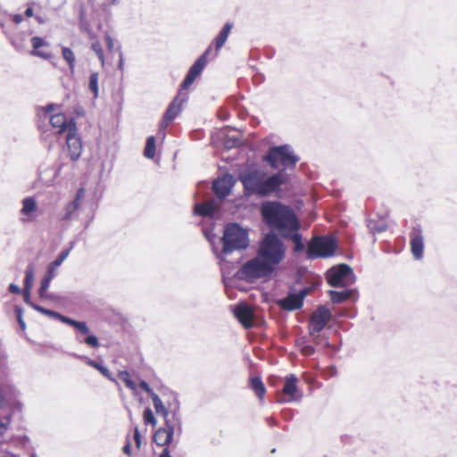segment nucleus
Here are the masks:
<instances>
[{
	"instance_id": "1",
	"label": "nucleus",
	"mask_w": 457,
	"mask_h": 457,
	"mask_svg": "<svg viewBox=\"0 0 457 457\" xmlns=\"http://www.w3.org/2000/svg\"><path fill=\"white\" fill-rule=\"evenodd\" d=\"M261 212L264 222L278 229L281 236H288L292 230L299 229L298 220L291 208L278 202H265Z\"/></svg>"
},
{
	"instance_id": "2",
	"label": "nucleus",
	"mask_w": 457,
	"mask_h": 457,
	"mask_svg": "<svg viewBox=\"0 0 457 457\" xmlns=\"http://www.w3.org/2000/svg\"><path fill=\"white\" fill-rule=\"evenodd\" d=\"M239 179L248 194L265 196L275 192L283 184L282 173L273 174L266 178L264 171L260 170H247L239 175Z\"/></svg>"
},
{
	"instance_id": "3",
	"label": "nucleus",
	"mask_w": 457,
	"mask_h": 457,
	"mask_svg": "<svg viewBox=\"0 0 457 457\" xmlns=\"http://www.w3.org/2000/svg\"><path fill=\"white\" fill-rule=\"evenodd\" d=\"M221 243V251L219 253L215 249L213 251L221 262H228V255L247 248L249 245L248 231L237 223H229L224 228Z\"/></svg>"
},
{
	"instance_id": "4",
	"label": "nucleus",
	"mask_w": 457,
	"mask_h": 457,
	"mask_svg": "<svg viewBox=\"0 0 457 457\" xmlns=\"http://www.w3.org/2000/svg\"><path fill=\"white\" fill-rule=\"evenodd\" d=\"M257 253L276 269L286 256V246L276 234L270 232L260 242Z\"/></svg>"
},
{
	"instance_id": "5",
	"label": "nucleus",
	"mask_w": 457,
	"mask_h": 457,
	"mask_svg": "<svg viewBox=\"0 0 457 457\" xmlns=\"http://www.w3.org/2000/svg\"><path fill=\"white\" fill-rule=\"evenodd\" d=\"M275 270L257 253L253 259L242 266L240 276L248 282H253L258 278L270 277Z\"/></svg>"
},
{
	"instance_id": "6",
	"label": "nucleus",
	"mask_w": 457,
	"mask_h": 457,
	"mask_svg": "<svg viewBox=\"0 0 457 457\" xmlns=\"http://www.w3.org/2000/svg\"><path fill=\"white\" fill-rule=\"evenodd\" d=\"M265 161L274 169L280 167L287 169L295 167L299 158L294 154L289 145H285L270 148L265 156Z\"/></svg>"
},
{
	"instance_id": "7",
	"label": "nucleus",
	"mask_w": 457,
	"mask_h": 457,
	"mask_svg": "<svg viewBox=\"0 0 457 457\" xmlns=\"http://www.w3.org/2000/svg\"><path fill=\"white\" fill-rule=\"evenodd\" d=\"M328 283L334 287H346L355 281V276L347 264L332 267L327 272Z\"/></svg>"
},
{
	"instance_id": "8",
	"label": "nucleus",
	"mask_w": 457,
	"mask_h": 457,
	"mask_svg": "<svg viewBox=\"0 0 457 457\" xmlns=\"http://www.w3.org/2000/svg\"><path fill=\"white\" fill-rule=\"evenodd\" d=\"M337 248V242L332 237H315L308 246L307 255L311 259L330 257Z\"/></svg>"
},
{
	"instance_id": "9",
	"label": "nucleus",
	"mask_w": 457,
	"mask_h": 457,
	"mask_svg": "<svg viewBox=\"0 0 457 457\" xmlns=\"http://www.w3.org/2000/svg\"><path fill=\"white\" fill-rule=\"evenodd\" d=\"M332 315L329 309L325 305H320L312 314L309 333L314 336L320 333L327 324L331 320Z\"/></svg>"
},
{
	"instance_id": "10",
	"label": "nucleus",
	"mask_w": 457,
	"mask_h": 457,
	"mask_svg": "<svg viewBox=\"0 0 457 457\" xmlns=\"http://www.w3.org/2000/svg\"><path fill=\"white\" fill-rule=\"evenodd\" d=\"M212 52V46H209L205 52L195 62V63L189 69L182 85V89L188 88L195 80V79L200 76L205 65L208 62V55Z\"/></svg>"
},
{
	"instance_id": "11",
	"label": "nucleus",
	"mask_w": 457,
	"mask_h": 457,
	"mask_svg": "<svg viewBox=\"0 0 457 457\" xmlns=\"http://www.w3.org/2000/svg\"><path fill=\"white\" fill-rule=\"evenodd\" d=\"M296 376L291 374L286 378L282 390L283 396L279 398L280 403L299 402L302 395L298 393Z\"/></svg>"
},
{
	"instance_id": "12",
	"label": "nucleus",
	"mask_w": 457,
	"mask_h": 457,
	"mask_svg": "<svg viewBox=\"0 0 457 457\" xmlns=\"http://www.w3.org/2000/svg\"><path fill=\"white\" fill-rule=\"evenodd\" d=\"M308 289L304 288L298 293H289L287 297L278 301V304L287 311H295L303 306Z\"/></svg>"
},
{
	"instance_id": "13",
	"label": "nucleus",
	"mask_w": 457,
	"mask_h": 457,
	"mask_svg": "<svg viewBox=\"0 0 457 457\" xmlns=\"http://www.w3.org/2000/svg\"><path fill=\"white\" fill-rule=\"evenodd\" d=\"M66 144L71 159L78 161L82 153V142L77 134L76 126L71 125L70 128V133L66 136Z\"/></svg>"
},
{
	"instance_id": "14",
	"label": "nucleus",
	"mask_w": 457,
	"mask_h": 457,
	"mask_svg": "<svg viewBox=\"0 0 457 457\" xmlns=\"http://www.w3.org/2000/svg\"><path fill=\"white\" fill-rule=\"evenodd\" d=\"M86 191L83 187L78 189L74 199L68 203L64 207L63 214L61 218L62 220L70 221L77 218L80 203L84 199Z\"/></svg>"
},
{
	"instance_id": "15",
	"label": "nucleus",
	"mask_w": 457,
	"mask_h": 457,
	"mask_svg": "<svg viewBox=\"0 0 457 457\" xmlns=\"http://www.w3.org/2000/svg\"><path fill=\"white\" fill-rule=\"evenodd\" d=\"M411 250L413 257L416 260L423 258L424 252V237L422 235V229L420 225L413 227L411 234Z\"/></svg>"
},
{
	"instance_id": "16",
	"label": "nucleus",
	"mask_w": 457,
	"mask_h": 457,
	"mask_svg": "<svg viewBox=\"0 0 457 457\" xmlns=\"http://www.w3.org/2000/svg\"><path fill=\"white\" fill-rule=\"evenodd\" d=\"M49 122L56 135H61L64 132L68 134L71 125L76 126L72 120L68 121L66 116L61 112L50 115Z\"/></svg>"
},
{
	"instance_id": "17",
	"label": "nucleus",
	"mask_w": 457,
	"mask_h": 457,
	"mask_svg": "<svg viewBox=\"0 0 457 457\" xmlns=\"http://www.w3.org/2000/svg\"><path fill=\"white\" fill-rule=\"evenodd\" d=\"M233 185V177L229 174H227L213 182L212 189L218 197L224 198L230 193Z\"/></svg>"
},
{
	"instance_id": "18",
	"label": "nucleus",
	"mask_w": 457,
	"mask_h": 457,
	"mask_svg": "<svg viewBox=\"0 0 457 457\" xmlns=\"http://www.w3.org/2000/svg\"><path fill=\"white\" fill-rule=\"evenodd\" d=\"M234 314L245 328L253 327V311L250 306L245 303H240L235 308Z\"/></svg>"
},
{
	"instance_id": "19",
	"label": "nucleus",
	"mask_w": 457,
	"mask_h": 457,
	"mask_svg": "<svg viewBox=\"0 0 457 457\" xmlns=\"http://www.w3.org/2000/svg\"><path fill=\"white\" fill-rule=\"evenodd\" d=\"M31 45L33 47L31 51V55L37 56L45 60H47L51 57L50 53L44 50H40L41 47L49 46V42H47L46 40L43 39L40 37H33L31 38Z\"/></svg>"
},
{
	"instance_id": "20",
	"label": "nucleus",
	"mask_w": 457,
	"mask_h": 457,
	"mask_svg": "<svg viewBox=\"0 0 457 457\" xmlns=\"http://www.w3.org/2000/svg\"><path fill=\"white\" fill-rule=\"evenodd\" d=\"M185 100L180 94L174 98L164 113L166 120H173L181 112Z\"/></svg>"
},
{
	"instance_id": "21",
	"label": "nucleus",
	"mask_w": 457,
	"mask_h": 457,
	"mask_svg": "<svg viewBox=\"0 0 457 457\" xmlns=\"http://www.w3.org/2000/svg\"><path fill=\"white\" fill-rule=\"evenodd\" d=\"M173 433L171 430H168L165 428H159L154 435V442L162 446H167L170 445L173 438Z\"/></svg>"
},
{
	"instance_id": "22",
	"label": "nucleus",
	"mask_w": 457,
	"mask_h": 457,
	"mask_svg": "<svg viewBox=\"0 0 457 457\" xmlns=\"http://www.w3.org/2000/svg\"><path fill=\"white\" fill-rule=\"evenodd\" d=\"M73 245H74V242H71V246L68 249H66V250L62 251V253H60V254L58 255L56 260L52 262L48 265L46 274H52L53 278L55 277V270L66 260V258L68 257L70 252L73 248Z\"/></svg>"
},
{
	"instance_id": "23",
	"label": "nucleus",
	"mask_w": 457,
	"mask_h": 457,
	"mask_svg": "<svg viewBox=\"0 0 457 457\" xmlns=\"http://www.w3.org/2000/svg\"><path fill=\"white\" fill-rule=\"evenodd\" d=\"M216 208L217 206L214 201L197 204L195 205V213L200 216H212L216 211Z\"/></svg>"
},
{
	"instance_id": "24",
	"label": "nucleus",
	"mask_w": 457,
	"mask_h": 457,
	"mask_svg": "<svg viewBox=\"0 0 457 457\" xmlns=\"http://www.w3.org/2000/svg\"><path fill=\"white\" fill-rule=\"evenodd\" d=\"M37 210V204L34 197L29 196L22 200V207L21 213L28 218H30L32 214Z\"/></svg>"
},
{
	"instance_id": "25",
	"label": "nucleus",
	"mask_w": 457,
	"mask_h": 457,
	"mask_svg": "<svg viewBox=\"0 0 457 457\" xmlns=\"http://www.w3.org/2000/svg\"><path fill=\"white\" fill-rule=\"evenodd\" d=\"M61 170V166L58 168H50L46 170H39L38 178L46 185H52Z\"/></svg>"
},
{
	"instance_id": "26",
	"label": "nucleus",
	"mask_w": 457,
	"mask_h": 457,
	"mask_svg": "<svg viewBox=\"0 0 457 457\" xmlns=\"http://www.w3.org/2000/svg\"><path fill=\"white\" fill-rule=\"evenodd\" d=\"M328 294L331 298V302L333 303H341L345 302V300L353 297L354 291L353 290H343V291H336V290H329Z\"/></svg>"
},
{
	"instance_id": "27",
	"label": "nucleus",
	"mask_w": 457,
	"mask_h": 457,
	"mask_svg": "<svg viewBox=\"0 0 457 457\" xmlns=\"http://www.w3.org/2000/svg\"><path fill=\"white\" fill-rule=\"evenodd\" d=\"M231 29H232V24L231 23H226L225 26L223 27L222 30L219 33V35L215 38L214 43H215V51H216V53H215L214 55L217 54L219 50L226 43Z\"/></svg>"
},
{
	"instance_id": "28",
	"label": "nucleus",
	"mask_w": 457,
	"mask_h": 457,
	"mask_svg": "<svg viewBox=\"0 0 457 457\" xmlns=\"http://www.w3.org/2000/svg\"><path fill=\"white\" fill-rule=\"evenodd\" d=\"M250 387L257 395L258 398L262 399L265 395L266 389L262 379L258 377H253L250 379Z\"/></svg>"
},
{
	"instance_id": "29",
	"label": "nucleus",
	"mask_w": 457,
	"mask_h": 457,
	"mask_svg": "<svg viewBox=\"0 0 457 457\" xmlns=\"http://www.w3.org/2000/svg\"><path fill=\"white\" fill-rule=\"evenodd\" d=\"M165 420V425L168 430H171L172 433H175V429L180 427V420L178 414L175 411L171 413L168 412L167 416H163Z\"/></svg>"
},
{
	"instance_id": "30",
	"label": "nucleus",
	"mask_w": 457,
	"mask_h": 457,
	"mask_svg": "<svg viewBox=\"0 0 457 457\" xmlns=\"http://www.w3.org/2000/svg\"><path fill=\"white\" fill-rule=\"evenodd\" d=\"M34 266L32 264L28 265L24 278V289H26V295H29L32 288L34 280Z\"/></svg>"
},
{
	"instance_id": "31",
	"label": "nucleus",
	"mask_w": 457,
	"mask_h": 457,
	"mask_svg": "<svg viewBox=\"0 0 457 457\" xmlns=\"http://www.w3.org/2000/svg\"><path fill=\"white\" fill-rule=\"evenodd\" d=\"M119 378L126 385L131 391H137V384L132 380L130 374L126 370H120L118 373Z\"/></svg>"
},
{
	"instance_id": "32",
	"label": "nucleus",
	"mask_w": 457,
	"mask_h": 457,
	"mask_svg": "<svg viewBox=\"0 0 457 457\" xmlns=\"http://www.w3.org/2000/svg\"><path fill=\"white\" fill-rule=\"evenodd\" d=\"M367 226L373 234L381 233L387 229V225L385 221L370 220H368Z\"/></svg>"
},
{
	"instance_id": "33",
	"label": "nucleus",
	"mask_w": 457,
	"mask_h": 457,
	"mask_svg": "<svg viewBox=\"0 0 457 457\" xmlns=\"http://www.w3.org/2000/svg\"><path fill=\"white\" fill-rule=\"evenodd\" d=\"M144 154L146 158L152 159L155 155V137L150 136L145 144Z\"/></svg>"
},
{
	"instance_id": "34",
	"label": "nucleus",
	"mask_w": 457,
	"mask_h": 457,
	"mask_svg": "<svg viewBox=\"0 0 457 457\" xmlns=\"http://www.w3.org/2000/svg\"><path fill=\"white\" fill-rule=\"evenodd\" d=\"M151 399L153 401L156 413L161 414L162 416H167L169 411L163 405L160 397L156 394H152Z\"/></svg>"
},
{
	"instance_id": "35",
	"label": "nucleus",
	"mask_w": 457,
	"mask_h": 457,
	"mask_svg": "<svg viewBox=\"0 0 457 457\" xmlns=\"http://www.w3.org/2000/svg\"><path fill=\"white\" fill-rule=\"evenodd\" d=\"M52 274H46L45 278L41 281V286L39 288V295L41 298H48L47 290L49 288V285L51 280L53 279Z\"/></svg>"
},
{
	"instance_id": "36",
	"label": "nucleus",
	"mask_w": 457,
	"mask_h": 457,
	"mask_svg": "<svg viewBox=\"0 0 457 457\" xmlns=\"http://www.w3.org/2000/svg\"><path fill=\"white\" fill-rule=\"evenodd\" d=\"M62 54L63 59L68 62L71 71H73L76 60L74 53L69 47H62Z\"/></svg>"
},
{
	"instance_id": "37",
	"label": "nucleus",
	"mask_w": 457,
	"mask_h": 457,
	"mask_svg": "<svg viewBox=\"0 0 457 457\" xmlns=\"http://www.w3.org/2000/svg\"><path fill=\"white\" fill-rule=\"evenodd\" d=\"M298 230H292L288 236H283L284 237L291 238L295 243V251H302L304 245L302 242V236L297 232Z\"/></svg>"
},
{
	"instance_id": "38",
	"label": "nucleus",
	"mask_w": 457,
	"mask_h": 457,
	"mask_svg": "<svg viewBox=\"0 0 457 457\" xmlns=\"http://www.w3.org/2000/svg\"><path fill=\"white\" fill-rule=\"evenodd\" d=\"M98 79L99 75L97 72H93L89 77L88 88L94 94V97L98 96Z\"/></svg>"
},
{
	"instance_id": "39",
	"label": "nucleus",
	"mask_w": 457,
	"mask_h": 457,
	"mask_svg": "<svg viewBox=\"0 0 457 457\" xmlns=\"http://www.w3.org/2000/svg\"><path fill=\"white\" fill-rule=\"evenodd\" d=\"M77 341L79 343H84L93 348H96L99 346L98 338L94 335H87L84 339L80 338L79 336L77 337Z\"/></svg>"
},
{
	"instance_id": "40",
	"label": "nucleus",
	"mask_w": 457,
	"mask_h": 457,
	"mask_svg": "<svg viewBox=\"0 0 457 457\" xmlns=\"http://www.w3.org/2000/svg\"><path fill=\"white\" fill-rule=\"evenodd\" d=\"M91 49L96 54L98 59L101 62L102 66H104L105 60H104V51L102 49L101 44L98 41H94L91 44Z\"/></svg>"
},
{
	"instance_id": "41",
	"label": "nucleus",
	"mask_w": 457,
	"mask_h": 457,
	"mask_svg": "<svg viewBox=\"0 0 457 457\" xmlns=\"http://www.w3.org/2000/svg\"><path fill=\"white\" fill-rule=\"evenodd\" d=\"M31 305H32V307H33L36 311H37V312H41V313H43V314H45V315H47V316L52 317V318H55V319H57V320H58V318H59V315H60V313H59V312H54V311H51V310H47V309L43 308V307H41V306H39V305H34V304H31Z\"/></svg>"
},
{
	"instance_id": "42",
	"label": "nucleus",
	"mask_w": 457,
	"mask_h": 457,
	"mask_svg": "<svg viewBox=\"0 0 457 457\" xmlns=\"http://www.w3.org/2000/svg\"><path fill=\"white\" fill-rule=\"evenodd\" d=\"M144 421L145 423L152 424L153 426L156 425V420L154 416L153 411L149 408H146L144 411Z\"/></svg>"
},
{
	"instance_id": "43",
	"label": "nucleus",
	"mask_w": 457,
	"mask_h": 457,
	"mask_svg": "<svg viewBox=\"0 0 457 457\" xmlns=\"http://www.w3.org/2000/svg\"><path fill=\"white\" fill-rule=\"evenodd\" d=\"M79 359L84 361L87 365H89L90 367L99 370L100 367L102 366V364L98 363L97 361H94V360H91L90 358L87 357V356H83V355H76Z\"/></svg>"
},
{
	"instance_id": "44",
	"label": "nucleus",
	"mask_w": 457,
	"mask_h": 457,
	"mask_svg": "<svg viewBox=\"0 0 457 457\" xmlns=\"http://www.w3.org/2000/svg\"><path fill=\"white\" fill-rule=\"evenodd\" d=\"M58 320H59L60 321H62V323H64V324H67V325H70V326L74 327L75 328H77V326H78V324H79V321H77V320H72V319H71V318H69V317H66V316H64V315H62V314H61V313H60V315H59Z\"/></svg>"
},
{
	"instance_id": "45",
	"label": "nucleus",
	"mask_w": 457,
	"mask_h": 457,
	"mask_svg": "<svg viewBox=\"0 0 457 457\" xmlns=\"http://www.w3.org/2000/svg\"><path fill=\"white\" fill-rule=\"evenodd\" d=\"M76 329L81 334V335H84V336H87L89 334V328L88 326L87 325L86 322L84 321H79Z\"/></svg>"
},
{
	"instance_id": "46",
	"label": "nucleus",
	"mask_w": 457,
	"mask_h": 457,
	"mask_svg": "<svg viewBox=\"0 0 457 457\" xmlns=\"http://www.w3.org/2000/svg\"><path fill=\"white\" fill-rule=\"evenodd\" d=\"M57 108V105L54 104H47L46 106L42 108V112H44L46 118L49 119L50 115H53L52 112Z\"/></svg>"
},
{
	"instance_id": "47",
	"label": "nucleus",
	"mask_w": 457,
	"mask_h": 457,
	"mask_svg": "<svg viewBox=\"0 0 457 457\" xmlns=\"http://www.w3.org/2000/svg\"><path fill=\"white\" fill-rule=\"evenodd\" d=\"M103 376L108 378L110 381L115 382V379L110 370L104 365H102L98 370Z\"/></svg>"
},
{
	"instance_id": "48",
	"label": "nucleus",
	"mask_w": 457,
	"mask_h": 457,
	"mask_svg": "<svg viewBox=\"0 0 457 457\" xmlns=\"http://www.w3.org/2000/svg\"><path fill=\"white\" fill-rule=\"evenodd\" d=\"M170 121H171L170 120H166V117L163 115V118L159 125V133L162 134V138H164V137H165L164 129L167 128V126L169 125V123Z\"/></svg>"
},
{
	"instance_id": "49",
	"label": "nucleus",
	"mask_w": 457,
	"mask_h": 457,
	"mask_svg": "<svg viewBox=\"0 0 457 457\" xmlns=\"http://www.w3.org/2000/svg\"><path fill=\"white\" fill-rule=\"evenodd\" d=\"M300 350H301V353L306 356H310V355L313 354L315 352L314 347L311 345H303V346H301Z\"/></svg>"
},
{
	"instance_id": "50",
	"label": "nucleus",
	"mask_w": 457,
	"mask_h": 457,
	"mask_svg": "<svg viewBox=\"0 0 457 457\" xmlns=\"http://www.w3.org/2000/svg\"><path fill=\"white\" fill-rule=\"evenodd\" d=\"M139 386L142 388V390H144L145 393H147L149 395L150 397H152V394H155L152 389L151 387L149 386V385L144 381V380H141L140 383H139Z\"/></svg>"
},
{
	"instance_id": "51",
	"label": "nucleus",
	"mask_w": 457,
	"mask_h": 457,
	"mask_svg": "<svg viewBox=\"0 0 457 457\" xmlns=\"http://www.w3.org/2000/svg\"><path fill=\"white\" fill-rule=\"evenodd\" d=\"M105 44H106V47L107 49L112 52L114 48V40L113 38L110 36V35H106L105 37Z\"/></svg>"
},
{
	"instance_id": "52",
	"label": "nucleus",
	"mask_w": 457,
	"mask_h": 457,
	"mask_svg": "<svg viewBox=\"0 0 457 457\" xmlns=\"http://www.w3.org/2000/svg\"><path fill=\"white\" fill-rule=\"evenodd\" d=\"M15 312H16V313H17V318H18V322H19V324H20V327L21 328V329H25L26 325H25V322H24V320H23V319H22V315H21V308L16 307V308H15Z\"/></svg>"
},
{
	"instance_id": "53",
	"label": "nucleus",
	"mask_w": 457,
	"mask_h": 457,
	"mask_svg": "<svg viewBox=\"0 0 457 457\" xmlns=\"http://www.w3.org/2000/svg\"><path fill=\"white\" fill-rule=\"evenodd\" d=\"M134 439L136 441L137 447L139 448L141 445V436L137 428H136L134 431Z\"/></svg>"
},
{
	"instance_id": "54",
	"label": "nucleus",
	"mask_w": 457,
	"mask_h": 457,
	"mask_svg": "<svg viewBox=\"0 0 457 457\" xmlns=\"http://www.w3.org/2000/svg\"><path fill=\"white\" fill-rule=\"evenodd\" d=\"M119 62H118V69L120 71H123V69H124V57H123V53L122 51L120 49V54H119Z\"/></svg>"
},
{
	"instance_id": "55",
	"label": "nucleus",
	"mask_w": 457,
	"mask_h": 457,
	"mask_svg": "<svg viewBox=\"0 0 457 457\" xmlns=\"http://www.w3.org/2000/svg\"><path fill=\"white\" fill-rule=\"evenodd\" d=\"M9 291L12 294H20L21 293V288H20L19 286H17L15 284H10L9 285Z\"/></svg>"
},
{
	"instance_id": "56",
	"label": "nucleus",
	"mask_w": 457,
	"mask_h": 457,
	"mask_svg": "<svg viewBox=\"0 0 457 457\" xmlns=\"http://www.w3.org/2000/svg\"><path fill=\"white\" fill-rule=\"evenodd\" d=\"M12 20L16 24H19L23 21V17L21 14H15L13 15Z\"/></svg>"
},
{
	"instance_id": "57",
	"label": "nucleus",
	"mask_w": 457,
	"mask_h": 457,
	"mask_svg": "<svg viewBox=\"0 0 457 457\" xmlns=\"http://www.w3.org/2000/svg\"><path fill=\"white\" fill-rule=\"evenodd\" d=\"M123 452L128 454V455H130L131 454V446H130V444L128 443L124 445L123 447Z\"/></svg>"
},
{
	"instance_id": "58",
	"label": "nucleus",
	"mask_w": 457,
	"mask_h": 457,
	"mask_svg": "<svg viewBox=\"0 0 457 457\" xmlns=\"http://www.w3.org/2000/svg\"><path fill=\"white\" fill-rule=\"evenodd\" d=\"M7 429V425L0 421V436L3 435Z\"/></svg>"
},
{
	"instance_id": "59",
	"label": "nucleus",
	"mask_w": 457,
	"mask_h": 457,
	"mask_svg": "<svg viewBox=\"0 0 457 457\" xmlns=\"http://www.w3.org/2000/svg\"><path fill=\"white\" fill-rule=\"evenodd\" d=\"M160 457H171L168 448H164L162 450V453L160 454Z\"/></svg>"
},
{
	"instance_id": "60",
	"label": "nucleus",
	"mask_w": 457,
	"mask_h": 457,
	"mask_svg": "<svg viewBox=\"0 0 457 457\" xmlns=\"http://www.w3.org/2000/svg\"><path fill=\"white\" fill-rule=\"evenodd\" d=\"M33 13H34L33 9L30 7L27 8V10L25 11V14L27 17L33 16Z\"/></svg>"
},
{
	"instance_id": "61",
	"label": "nucleus",
	"mask_w": 457,
	"mask_h": 457,
	"mask_svg": "<svg viewBox=\"0 0 457 457\" xmlns=\"http://www.w3.org/2000/svg\"><path fill=\"white\" fill-rule=\"evenodd\" d=\"M23 296H24L25 303H29L30 293L29 295H26V289H24Z\"/></svg>"
},
{
	"instance_id": "62",
	"label": "nucleus",
	"mask_w": 457,
	"mask_h": 457,
	"mask_svg": "<svg viewBox=\"0 0 457 457\" xmlns=\"http://www.w3.org/2000/svg\"><path fill=\"white\" fill-rule=\"evenodd\" d=\"M4 404V397L3 395L0 394V408L3 406Z\"/></svg>"
},
{
	"instance_id": "63",
	"label": "nucleus",
	"mask_w": 457,
	"mask_h": 457,
	"mask_svg": "<svg viewBox=\"0 0 457 457\" xmlns=\"http://www.w3.org/2000/svg\"><path fill=\"white\" fill-rule=\"evenodd\" d=\"M1 457H17V456L14 455V454H12V453H7V454H5L4 456H1Z\"/></svg>"
},
{
	"instance_id": "64",
	"label": "nucleus",
	"mask_w": 457,
	"mask_h": 457,
	"mask_svg": "<svg viewBox=\"0 0 457 457\" xmlns=\"http://www.w3.org/2000/svg\"><path fill=\"white\" fill-rule=\"evenodd\" d=\"M118 0H112V4H117Z\"/></svg>"
}]
</instances>
